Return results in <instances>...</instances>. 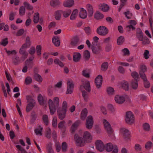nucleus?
I'll return each instance as SVG.
<instances>
[{
    "mask_svg": "<svg viewBox=\"0 0 153 153\" xmlns=\"http://www.w3.org/2000/svg\"><path fill=\"white\" fill-rule=\"evenodd\" d=\"M48 103L50 113L53 115L55 112L56 108L59 106V99L57 97H55L53 98V101L49 99Z\"/></svg>",
    "mask_w": 153,
    "mask_h": 153,
    "instance_id": "obj_1",
    "label": "nucleus"
},
{
    "mask_svg": "<svg viewBox=\"0 0 153 153\" xmlns=\"http://www.w3.org/2000/svg\"><path fill=\"white\" fill-rule=\"evenodd\" d=\"M96 32L100 36H105L108 33V30L105 26H101L97 28Z\"/></svg>",
    "mask_w": 153,
    "mask_h": 153,
    "instance_id": "obj_2",
    "label": "nucleus"
},
{
    "mask_svg": "<svg viewBox=\"0 0 153 153\" xmlns=\"http://www.w3.org/2000/svg\"><path fill=\"white\" fill-rule=\"evenodd\" d=\"M74 140L76 145L80 147L84 146L86 143L83 138L79 137L77 134L74 135Z\"/></svg>",
    "mask_w": 153,
    "mask_h": 153,
    "instance_id": "obj_3",
    "label": "nucleus"
},
{
    "mask_svg": "<svg viewBox=\"0 0 153 153\" xmlns=\"http://www.w3.org/2000/svg\"><path fill=\"white\" fill-rule=\"evenodd\" d=\"M125 121L126 123L129 124L134 123V115L131 111H128L126 113Z\"/></svg>",
    "mask_w": 153,
    "mask_h": 153,
    "instance_id": "obj_4",
    "label": "nucleus"
},
{
    "mask_svg": "<svg viewBox=\"0 0 153 153\" xmlns=\"http://www.w3.org/2000/svg\"><path fill=\"white\" fill-rule=\"evenodd\" d=\"M80 90H85L87 91L90 92L91 91L90 83L88 81L83 82L79 87Z\"/></svg>",
    "mask_w": 153,
    "mask_h": 153,
    "instance_id": "obj_5",
    "label": "nucleus"
},
{
    "mask_svg": "<svg viewBox=\"0 0 153 153\" xmlns=\"http://www.w3.org/2000/svg\"><path fill=\"white\" fill-rule=\"evenodd\" d=\"M94 123L93 119L91 115L89 116L86 119L85 126L87 128L90 129L92 128Z\"/></svg>",
    "mask_w": 153,
    "mask_h": 153,
    "instance_id": "obj_6",
    "label": "nucleus"
},
{
    "mask_svg": "<svg viewBox=\"0 0 153 153\" xmlns=\"http://www.w3.org/2000/svg\"><path fill=\"white\" fill-rule=\"evenodd\" d=\"M74 84L72 80H68L67 82V90L66 91L67 94H71L73 91Z\"/></svg>",
    "mask_w": 153,
    "mask_h": 153,
    "instance_id": "obj_7",
    "label": "nucleus"
},
{
    "mask_svg": "<svg viewBox=\"0 0 153 153\" xmlns=\"http://www.w3.org/2000/svg\"><path fill=\"white\" fill-rule=\"evenodd\" d=\"M120 132L126 140H128L130 138V133L128 130L125 128H122L120 129Z\"/></svg>",
    "mask_w": 153,
    "mask_h": 153,
    "instance_id": "obj_8",
    "label": "nucleus"
},
{
    "mask_svg": "<svg viewBox=\"0 0 153 153\" xmlns=\"http://www.w3.org/2000/svg\"><path fill=\"white\" fill-rule=\"evenodd\" d=\"M83 138L86 143L91 142L92 138L91 134L88 131H85L83 133Z\"/></svg>",
    "mask_w": 153,
    "mask_h": 153,
    "instance_id": "obj_9",
    "label": "nucleus"
},
{
    "mask_svg": "<svg viewBox=\"0 0 153 153\" xmlns=\"http://www.w3.org/2000/svg\"><path fill=\"white\" fill-rule=\"evenodd\" d=\"M105 128L108 134H111L112 132V129L109 122L105 119L102 120Z\"/></svg>",
    "mask_w": 153,
    "mask_h": 153,
    "instance_id": "obj_10",
    "label": "nucleus"
},
{
    "mask_svg": "<svg viewBox=\"0 0 153 153\" xmlns=\"http://www.w3.org/2000/svg\"><path fill=\"white\" fill-rule=\"evenodd\" d=\"M96 148L100 152L104 151L105 146L102 142L100 140H97L95 142Z\"/></svg>",
    "mask_w": 153,
    "mask_h": 153,
    "instance_id": "obj_11",
    "label": "nucleus"
},
{
    "mask_svg": "<svg viewBox=\"0 0 153 153\" xmlns=\"http://www.w3.org/2000/svg\"><path fill=\"white\" fill-rule=\"evenodd\" d=\"M114 100L117 103L122 104L125 102V98L123 96L117 95L114 97Z\"/></svg>",
    "mask_w": 153,
    "mask_h": 153,
    "instance_id": "obj_12",
    "label": "nucleus"
},
{
    "mask_svg": "<svg viewBox=\"0 0 153 153\" xmlns=\"http://www.w3.org/2000/svg\"><path fill=\"white\" fill-rule=\"evenodd\" d=\"M102 77L101 75H98L95 79V83L97 88H100L102 83Z\"/></svg>",
    "mask_w": 153,
    "mask_h": 153,
    "instance_id": "obj_13",
    "label": "nucleus"
},
{
    "mask_svg": "<svg viewBox=\"0 0 153 153\" xmlns=\"http://www.w3.org/2000/svg\"><path fill=\"white\" fill-rule=\"evenodd\" d=\"M92 50L94 53L97 54L100 53L102 51V48L100 45H97L92 47Z\"/></svg>",
    "mask_w": 153,
    "mask_h": 153,
    "instance_id": "obj_14",
    "label": "nucleus"
},
{
    "mask_svg": "<svg viewBox=\"0 0 153 153\" xmlns=\"http://www.w3.org/2000/svg\"><path fill=\"white\" fill-rule=\"evenodd\" d=\"M57 113L59 118L61 120H63L66 116V111L59 109L57 110Z\"/></svg>",
    "mask_w": 153,
    "mask_h": 153,
    "instance_id": "obj_15",
    "label": "nucleus"
},
{
    "mask_svg": "<svg viewBox=\"0 0 153 153\" xmlns=\"http://www.w3.org/2000/svg\"><path fill=\"white\" fill-rule=\"evenodd\" d=\"M99 9L103 12H108L110 9L109 6L105 3L101 4L99 5Z\"/></svg>",
    "mask_w": 153,
    "mask_h": 153,
    "instance_id": "obj_16",
    "label": "nucleus"
},
{
    "mask_svg": "<svg viewBox=\"0 0 153 153\" xmlns=\"http://www.w3.org/2000/svg\"><path fill=\"white\" fill-rule=\"evenodd\" d=\"M136 36L137 39L140 41L142 40L143 38L144 37L142 31L140 28H138L137 29Z\"/></svg>",
    "mask_w": 153,
    "mask_h": 153,
    "instance_id": "obj_17",
    "label": "nucleus"
},
{
    "mask_svg": "<svg viewBox=\"0 0 153 153\" xmlns=\"http://www.w3.org/2000/svg\"><path fill=\"white\" fill-rule=\"evenodd\" d=\"M38 99L40 104L42 105H44L47 104V100L46 98L43 97L41 94H39L38 97Z\"/></svg>",
    "mask_w": 153,
    "mask_h": 153,
    "instance_id": "obj_18",
    "label": "nucleus"
},
{
    "mask_svg": "<svg viewBox=\"0 0 153 153\" xmlns=\"http://www.w3.org/2000/svg\"><path fill=\"white\" fill-rule=\"evenodd\" d=\"M86 8L88 11V17H91L94 13L92 6L91 4H88L86 5Z\"/></svg>",
    "mask_w": 153,
    "mask_h": 153,
    "instance_id": "obj_19",
    "label": "nucleus"
},
{
    "mask_svg": "<svg viewBox=\"0 0 153 153\" xmlns=\"http://www.w3.org/2000/svg\"><path fill=\"white\" fill-rule=\"evenodd\" d=\"M81 123L80 121L78 120L76 121L72 126L71 131L72 133H74L75 131L77 128Z\"/></svg>",
    "mask_w": 153,
    "mask_h": 153,
    "instance_id": "obj_20",
    "label": "nucleus"
},
{
    "mask_svg": "<svg viewBox=\"0 0 153 153\" xmlns=\"http://www.w3.org/2000/svg\"><path fill=\"white\" fill-rule=\"evenodd\" d=\"M79 43V38L77 36H75L72 39L71 44L72 46H77Z\"/></svg>",
    "mask_w": 153,
    "mask_h": 153,
    "instance_id": "obj_21",
    "label": "nucleus"
},
{
    "mask_svg": "<svg viewBox=\"0 0 153 153\" xmlns=\"http://www.w3.org/2000/svg\"><path fill=\"white\" fill-rule=\"evenodd\" d=\"M87 16V13L86 10L83 8L81 9L79 13L80 17L82 19H85Z\"/></svg>",
    "mask_w": 153,
    "mask_h": 153,
    "instance_id": "obj_22",
    "label": "nucleus"
},
{
    "mask_svg": "<svg viewBox=\"0 0 153 153\" xmlns=\"http://www.w3.org/2000/svg\"><path fill=\"white\" fill-rule=\"evenodd\" d=\"M74 3L73 0H68L64 2V6L66 7H69L72 6Z\"/></svg>",
    "mask_w": 153,
    "mask_h": 153,
    "instance_id": "obj_23",
    "label": "nucleus"
},
{
    "mask_svg": "<svg viewBox=\"0 0 153 153\" xmlns=\"http://www.w3.org/2000/svg\"><path fill=\"white\" fill-rule=\"evenodd\" d=\"M88 110L86 108L83 109L81 113V119L82 120H85L86 117H87L88 114Z\"/></svg>",
    "mask_w": 153,
    "mask_h": 153,
    "instance_id": "obj_24",
    "label": "nucleus"
},
{
    "mask_svg": "<svg viewBox=\"0 0 153 153\" xmlns=\"http://www.w3.org/2000/svg\"><path fill=\"white\" fill-rule=\"evenodd\" d=\"M52 42L56 46L58 47L60 45V40L57 36L54 37L52 39Z\"/></svg>",
    "mask_w": 153,
    "mask_h": 153,
    "instance_id": "obj_25",
    "label": "nucleus"
},
{
    "mask_svg": "<svg viewBox=\"0 0 153 153\" xmlns=\"http://www.w3.org/2000/svg\"><path fill=\"white\" fill-rule=\"evenodd\" d=\"M43 128L40 126H39L34 130V132L37 135H39L41 136L42 135V131L43 130Z\"/></svg>",
    "mask_w": 153,
    "mask_h": 153,
    "instance_id": "obj_26",
    "label": "nucleus"
},
{
    "mask_svg": "<svg viewBox=\"0 0 153 153\" xmlns=\"http://www.w3.org/2000/svg\"><path fill=\"white\" fill-rule=\"evenodd\" d=\"M81 57L80 53H75L73 56V60L74 62H78Z\"/></svg>",
    "mask_w": 153,
    "mask_h": 153,
    "instance_id": "obj_27",
    "label": "nucleus"
},
{
    "mask_svg": "<svg viewBox=\"0 0 153 153\" xmlns=\"http://www.w3.org/2000/svg\"><path fill=\"white\" fill-rule=\"evenodd\" d=\"M114 145L111 143H107L105 148L107 152H109L112 151Z\"/></svg>",
    "mask_w": 153,
    "mask_h": 153,
    "instance_id": "obj_28",
    "label": "nucleus"
},
{
    "mask_svg": "<svg viewBox=\"0 0 153 153\" xmlns=\"http://www.w3.org/2000/svg\"><path fill=\"white\" fill-rule=\"evenodd\" d=\"M17 102V103L16 104V107L20 116L21 117H22V113L20 109L19 106V105L20 106H21L22 104L21 100L20 99H18Z\"/></svg>",
    "mask_w": 153,
    "mask_h": 153,
    "instance_id": "obj_29",
    "label": "nucleus"
},
{
    "mask_svg": "<svg viewBox=\"0 0 153 153\" xmlns=\"http://www.w3.org/2000/svg\"><path fill=\"white\" fill-rule=\"evenodd\" d=\"M30 38L29 36H27L26 39L25 43L23 45V46H25L27 48H29L30 47Z\"/></svg>",
    "mask_w": 153,
    "mask_h": 153,
    "instance_id": "obj_30",
    "label": "nucleus"
},
{
    "mask_svg": "<svg viewBox=\"0 0 153 153\" xmlns=\"http://www.w3.org/2000/svg\"><path fill=\"white\" fill-rule=\"evenodd\" d=\"M39 20V14L38 13H36L34 14L33 21L34 23L36 24L38 22Z\"/></svg>",
    "mask_w": 153,
    "mask_h": 153,
    "instance_id": "obj_31",
    "label": "nucleus"
},
{
    "mask_svg": "<svg viewBox=\"0 0 153 153\" xmlns=\"http://www.w3.org/2000/svg\"><path fill=\"white\" fill-rule=\"evenodd\" d=\"M78 14V10L76 9L73 10L70 17V19L71 20H74L76 18Z\"/></svg>",
    "mask_w": 153,
    "mask_h": 153,
    "instance_id": "obj_32",
    "label": "nucleus"
},
{
    "mask_svg": "<svg viewBox=\"0 0 153 153\" xmlns=\"http://www.w3.org/2000/svg\"><path fill=\"white\" fill-rule=\"evenodd\" d=\"M131 86L133 89H137L138 86L137 80H132L131 82Z\"/></svg>",
    "mask_w": 153,
    "mask_h": 153,
    "instance_id": "obj_33",
    "label": "nucleus"
},
{
    "mask_svg": "<svg viewBox=\"0 0 153 153\" xmlns=\"http://www.w3.org/2000/svg\"><path fill=\"white\" fill-rule=\"evenodd\" d=\"M35 102H29V104L27 105L26 107V111H29L31 110L35 104Z\"/></svg>",
    "mask_w": 153,
    "mask_h": 153,
    "instance_id": "obj_34",
    "label": "nucleus"
},
{
    "mask_svg": "<svg viewBox=\"0 0 153 153\" xmlns=\"http://www.w3.org/2000/svg\"><path fill=\"white\" fill-rule=\"evenodd\" d=\"M62 14V11L58 10L56 11L55 13V18L56 20H59L61 18V16Z\"/></svg>",
    "mask_w": 153,
    "mask_h": 153,
    "instance_id": "obj_35",
    "label": "nucleus"
},
{
    "mask_svg": "<svg viewBox=\"0 0 153 153\" xmlns=\"http://www.w3.org/2000/svg\"><path fill=\"white\" fill-rule=\"evenodd\" d=\"M103 17L102 14L99 12H97L94 14V18L97 20L101 19Z\"/></svg>",
    "mask_w": 153,
    "mask_h": 153,
    "instance_id": "obj_36",
    "label": "nucleus"
},
{
    "mask_svg": "<svg viewBox=\"0 0 153 153\" xmlns=\"http://www.w3.org/2000/svg\"><path fill=\"white\" fill-rule=\"evenodd\" d=\"M65 124V121H62L59 123L58 125V128L61 129H63L64 130H65L66 128Z\"/></svg>",
    "mask_w": 153,
    "mask_h": 153,
    "instance_id": "obj_37",
    "label": "nucleus"
},
{
    "mask_svg": "<svg viewBox=\"0 0 153 153\" xmlns=\"http://www.w3.org/2000/svg\"><path fill=\"white\" fill-rule=\"evenodd\" d=\"M59 2L58 0H51L50 2V5L53 7L59 5Z\"/></svg>",
    "mask_w": 153,
    "mask_h": 153,
    "instance_id": "obj_38",
    "label": "nucleus"
},
{
    "mask_svg": "<svg viewBox=\"0 0 153 153\" xmlns=\"http://www.w3.org/2000/svg\"><path fill=\"white\" fill-rule=\"evenodd\" d=\"M45 135L47 138L48 139L51 138V131L50 128H47L45 132Z\"/></svg>",
    "mask_w": 153,
    "mask_h": 153,
    "instance_id": "obj_39",
    "label": "nucleus"
},
{
    "mask_svg": "<svg viewBox=\"0 0 153 153\" xmlns=\"http://www.w3.org/2000/svg\"><path fill=\"white\" fill-rule=\"evenodd\" d=\"M122 86L125 90H128L129 88V85L128 82L125 81H123L122 83Z\"/></svg>",
    "mask_w": 153,
    "mask_h": 153,
    "instance_id": "obj_40",
    "label": "nucleus"
},
{
    "mask_svg": "<svg viewBox=\"0 0 153 153\" xmlns=\"http://www.w3.org/2000/svg\"><path fill=\"white\" fill-rule=\"evenodd\" d=\"M23 4L25 7L28 10H33V7L28 3L27 2H24Z\"/></svg>",
    "mask_w": 153,
    "mask_h": 153,
    "instance_id": "obj_41",
    "label": "nucleus"
},
{
    "mask_svg": "<svg viewBox=\"0 0 153 153\" xmlns=\"http://www.w3.org/2000/svg\"><path fill=\"white\" fill-rule=\"evenodd\" d=\"M35 79L39 82H42V78L41 76L38 74H36L34 76Z\"/></svg>",
    "mask_w": 153,
    "mask_h": 153,
    "instance_id": "obj_42",
    "label": "nucleus"
},
{
    "mask_svg": "<svg viewBox=\"0 0 153 153\" xmlns=\"http://www.w3.org/2000/svg\"><path fill=\"white\" fill-rule=\"evenodd\" d=\"M90 57V52L88 51H85L83 54V57L86 60H88Z\"/></svg>",
    "mask_w": 153,
    "mask_h": 153,
    "instance_id": "obj_43",
    "label": "nucleus"
},
{
    "mask_svg": "<svg viewBox=\"0 0 153 153\" xmlns=\"http://www.w3.org/2000/svg\"><path fill=\"white\" fill-rule=\"evenodd\" d=\"M20 62V60L19 57L15 56L13 59V62L15 65H18Z\"/></svg>",
    "mask_w": 153,
    "mask_h": 153,
    "instance_id": "obj_44",
    "label": "nucleus"
},
{
    "mask_svg": "<svg viewBox=\"0 0 153 153\" xmlns=\"http://www.w3.org/2000/svg\"><path fill=\"white\" fill-rule=\"evenodd\" d=\"M71 11L70 10H68L64 11H62V13L63 14L64 17L66 18L68 17L71 14Z\"/></svg>",
    "mask_w": 153,
    "mask_h": 153,
    "instance_id": "obj_45",
    "label": "nucleus"
},
{
    "mask_svg": "<svg viewBox=\"0 0 153 153\" xmlns=\"http://www.w3.org/2000/svg\"><path fill=\"white\" fill-rule=\"evenodd\" d=\"M27 48L25 46H23V45H22V47L19 50V53L22 55H24L26 54H28L26 52V50L25 49V48Z\"/></svg>",
    "mask_w": 153,
    "mask_h": 153,
    "instance_id": "obj_46",
    "label": "nucleus"
},
{
    "mask_svg": "<svg viewBox=\"0 0 153 153\" xmlns=\"http://www.w3.org/2000/svg\"><path fill=\"white\" fill-rule=\"evenodd\" d=\"M108 67V64L106 62L103 63L101 66V69L102 71H105L107 70Z\"/></svg>",
    "mask_w": 153,
    "mask_h": 153,
    "instance_id": "obj_47",
    "label": "nucleus"
},
{
    "mask_svg": "<svg viewBox=\"0 0 153 153\" xmlns=\"http://www.w3.org/2000/svg\"><path fill=\"white\" fill-rule=\"evenodd\" d=\"M142 42V43L143 45L149 44L150 43L149 39L146 36L144 37L142 40H140Z\"/></svg>",
    "mask_w": 153,
    "mask_h": 153,
    "instance_id": "obj_48",
    "label": "nucleus"
},
{
    "mask_svg": "<svg viewBox=\"0 0 153 153\" xmlns=\"http://www.w3.org/2000/svg\"><path fill=\"white\" fill-rule=\"evenodd\" d=\"M107 91L108 94L109 95H113L115 93L114 89L111 87L108 88L107 89Z\"/></svg>",
    "mask_w": 153,
    "mask_h": 153,
    "instance_id": "obj_49",
    "label": "nucleus"
},
{
    "mask_svg": "<svg viewBox=\"0 0 153 153\" xmlns=\"http://www.w3.org/2000/svg\"><path fill=\"white\" fill-rule=\"evenodd\" d=\"M124 14L125 15L126 18L128 19H131L133 16L132 13L129 11L125 12L124 13Z\"/></svg>",
    "mask_w": 153,
    "mask_h": 153,
    "instance_id": "obj_50",
    "label": "nucleus"
},
{
    "mask_svg": "<svg viewBox=\"0 0 153 153\" xmlns=\"http://www.w3.org/2000/svg\"><path fill=\"white\" fill-rule=\"evenodd\" d=\"M25 9L23 6H21L19 8V14L20 16H23L25 14Z\"/></svg>",
    "mask_w": 153,
    "mask_h": 153,
    "instance_id": "obj_51",
    "label": "nucleus"
},
{
    "mask_svg": "<svg viewBox=\"0 0 153 153\" xmlns=\"http://www.w3.org/2000/svg\"><path fill=\"white\" fill-rule=\"evenodd\" d=\"M124 42V38L123 36H120L117 39V43L118 45L122 44Z\"/></svg>",
    "mask_w": 153,
    "mask_h": 153,
    "instance_id": "obj_52",
    "label": "nucleus"
},
{
    "mask_svg": "<svg viewBox=\"0 0 153 153\" xmlns=\"http://www.w3.org/2000/svg\"><path fill=\"white\" fill-rule=\"evenodd\" d=\"M42 120L46 125H47L48 123V117L47 115H43L42 116Z\"/></svg>",
    "mask_w": 153,
    "mask_h": 153,
    "instance_id": "obj_53",
    "label": "nucleus"
},
{
    "mask_svg": "<svg viewBox=\"0 0 153 153\" xmlns=\"http://www.w3.org/2000/svg\"><path fill=\"white\" fill-rule=\"evenodd\" d=\"M82 75L86 78H89L90 74L88 71L86 69H84L82 71Z\"/></svg>",
    "mask_w": 153,
    "mask_h": 153,
    "instance_id": "obj_54",
    "label": "nucleus"
},
{
    "mask_svg": "<svg viewBox=\"0 0 153 153\" xmlns=\"http://www.w3.org/2000/svg\"><path fill=\"white\" fill-rule=\"evenodd\" d=\"M152 143L151 141H149L146 143L145 147L146 149H149L152 146Z\"/></svg>",
    "mask_w": 153,
    "mask_h": 153,
    "instance_id": "obj_55",
    "label": "nucleus"
},
{
    "mask_svg": "<svg viewBox=\"0 0 153 153\" xmlns=\"http://www.w3.org/2000/svg\"><path fill=\"white\" fill-rule=\"evenodd\" d=\"M131 76L134 79V80H137L139 77L138 73L134 71L131 74Z\"/></svg>",
    "mask_w": 153,
    "mask_h": 153,
    "instance_id": "obj_56",
    "label": "nucleus"
},
{
    "mask_svg": "<svg viewBox=\"0 0 153 153\" xmlns=\"http://www.w3.org/2000/svg\"><path fill=\"white\" fill-rule=\"evenodd\" d=\"M16 12H11L9 14V20L10 21H12L14 19L15 16L16 15Z\"/></svg>",
    "mask_w": 153,
    "mask_h": 153,
    "instance_id": "obj_57",
    "label": "nucleus"
},
{
    "mask_svg": "<svg viewBox=\"0 0 153 153\" xmlns=\"http://www.w3.org/2000/svg\"><path fill=\"white\" fill-rule=\"evenodd\" d=\"M37 55H40L41 54L42 47L40 45H37L36 48Z\"/></svg>",
    "mask_w": 153,
    "mask_h": 153,
    "instance_id": "obj_58",
    "label": "nucleus"
},
{
    "mask_svg": "<svg viewBox=\"0 0 153 153\" xmlns=\"http://www.w3.org/2000/svg\"><path fill=\"white\" fill-rule=\"evenodd\" d=\"M67 103L65 101H64L62 103V108L61 110H65L67 111Z\"/></svg>",
    "mask_w": 153,
    "mask_h": 153,
    "instance_id": "obj_59",
    "label": "nucleus"
},
{
    "mask_svg": "<svg viewBox=\"0 0 153 153\" xmlns=\"http://www.w3.org/2000/svg\"><path fill=\"white\" fill-rule=\"evenodd\" d=\"M84 30L85 33L88 35H90L91 32V28L89 27H85Z\"/></svg>",
    "mask_w": 153,
    "mask_h": 153,
    "instance_id": "obj_60",
    "label": "nucleus"
},
{
    "mask_svg": "<svg viewBox=\"0 0 153 153\" xmlns=\"http://www.w3.org/2000/svg\"><path fill=\"white\" fill-rule=\"evenodd\" d=\"M55 64H58L61 67H63L64 66L62 62L60 61L59 59H55L54 61Z\"/></svg>",
    "mask_w": 153,
    "mask_h": 153,
    "instance_id": "obj_61",
    "label": "nucleus"
},
{
    "mask_svg": "<svg viewBox=\"0 0 153 153\" xmlns=\"http://www.w3.org/2000/svg\"><path fill=\"white\" fill-rule=\"evenodd\" d=\"M144 57L146 59H148L149 58V51L148 50H145L143 54Z\"/></svg>",
    "mask_w": 153,
    "mask_h": 153,
    "instance_id": "obj_62",
    "label": "nucleus"
},
{
    "mask_svg": "<svg viewBox=\"0 0 153 153\" xmlns=\"http://www.w3.org/2000/svg\"><path fill=\"white\" fill-rule=\"evenodd\" d=\"M140 75L141 78L143 80H146L147 79L146 76L144 73L142 71H140Z\"/></svg>",
    "mask_w": 153,
    "mask_h": 153,
    "instance_id": "obj_63",
    "label": "nucleus"
},
{
    "mask_svg": "<svg viewBox=\"0 0 153 153\" xmlns=\"http://www.w3.org/2000/svg\"><path fill=\"white\" fill-rule=\"evenodd\" d=\"M16 147L22 153H27L26 151L19 145H16Z\"/></svg>",
    "mask_w": 153,
    "mask_h": 153,
    "instance_id": "obj_64",
    "label": "nucleus"
}]
</instances>
